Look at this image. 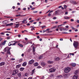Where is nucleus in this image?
Returning a JSON list of instances; mask_svg holds the SVG:
<instances>
[{
    "label": "nucleus",
    "instance_id": "nucleus-30",
    "mask_svg": "<svg viewBox=\"0 0 79 79\" xmlns=\"http://www.w3.org/2000/svg\"><path fill=\"white\" fill-rule=\"evenodd\" d=\"M24 76H25L27 77L29 76V74H28L27 73H26L24 74Z\"/></svg>",
    "mask_w": 79,
    "mask_h": 79
},
{
    "label": "nucleus",
    "instance_id": "nucleus-46",
    "mask_svg": "<svg viewBox=\"0 0 79 79\" xmlns=\"http://www.w3.org/2000/svg\"><path fill=\"white\" fill-rule=\"evenodd\" d=\"M41 68V67L40 66H38L37 67V68L38 69H39V68Z\"/></svg>",
    "mask_w": 79,
    "mask_h": 79
},
{
    "label": "nucleus",
    "instance_id": "nucleus-62",
    "mask_svg": "<svg viewBox=\"0 0 79 79\" xmlns=\"http://www.w3.org/2000/svg\"><path fill=\"white\" fill-rule=\"evenodd\" d=\"M17 5H20V3H19V2H18L17 3Z\"/></svg>",
    "mask_w": 79,
    "mask_h": 79
},
{
    "label": "nucleus",
    "instance_id": "nucleus-39",
    "mask_svg": "<svg viewBox=\"0 0 79 79\" xmlns=\"http://www.w3.org/2000/svg\"><path fill=\"white\" fill-rule=\"evenodd\" d=\"M57 77L59 78H61V77H62V76H61V75H59V76H57Z\"/></svg>",
    "mask_w": 79,
    "mask_h": 79
},
{
    "label": "nucleus",
    "instance_id": "nucleus-36",
    "mask_svg": "<svg viewBox=\"0 0 79 79\" xmlns=\"http://www.w3.org/2000/svg\"><path fill=\"white\" fill-rule=\"evenodd\" d=\"M18 76H21V73H20L18 74Z\"/></svg>",
    "mask_w": 79,
    "mask_h": 79
},
{
    "label": "nucleus",
    "instance_id": "nucleus-35",
    "mask_svg": "<svg viewBox=\"0 0 79 79\" xmlns=\"http://www.w3.org/2000/svg\"><path fill=\"white\" fill-rule=\"evenodd\" d=\"M59 30L60 31H63V27H60L59 28Z\"/></svg>",
    "mask_w": 79,
    "mask_h": 79
},
{
    "label": "nucleus",
    "instance_id": "nucleus-23",
    "mask_svg": "<svg viewBox=\"0 0 79 79\" xmlns=\"http://www.w3.org/2000/svg\"><path fill=\"white\" fill-rule=\"evenodd\" d=\"M60 58H59V57H58L56 58H55V61H59V60H60Z\"/></svg>",
    "mask_w": 79,
    "mask_h": 79
},
{
    "label": "nucleus",
    "instance_id": "nucleus-17",
    "mask_svg": "<svg viewBox=\"0 0 79 79\" xmlns=\"http://www.w3.org/2000/svg\"><path fill=\"white\" fill-rule=\"evenodd\" d=\"M26 16V15H21L19 14V15H17L15 16L16 17H18V16Z\"/></svg>",
    "mask_w": 79,
    "mask_h": 79
},
{
    "label": "nucleus",
    "instance_id": "nucleus-29",
    "mask_svg": "<svg viewBox=\"0 0 79 79\" xmlns=\"http://www.w3.org/2000/svg\"><path fill=\"white\" fill-rule=\"evenodd\" d=\"M6 53L7 55H11V53H10V51H7Z\"/></svg>",
    "mask_w": 79,
    "mask_h": 79
},
{
    "label": "nucleus",
    "instance_id": "nucleus-6",
    "mask_svg": "<svg viewBox=\"0 0 79 79\" xmlns=\"http://www.w3.org/2000/svg\"><path fill=\"white\" fill-rule=\"evenodd\" d=\"M11 48H9L8 47H7L6 48H5L4 50V52H6V51H10V49H11Z\"/></svg>",
    "mask_w": 79,
    "mask_h": 79
},
{
    "label": "nucleus",
    "instance_id": "nucleus-60",
    "mask_svg": "<svg viewBox=\"0 0 79 79\" xmlns=\"http://www.w3.org/2000/svg\"><path fill=\"white\" fill-rule=\"evenodd\" d=\"M10 39V37H8L7 38V39L8 40Z\"/></svg>",
    "mask_w": 79,
    "mask_h": 79
},
{
    "label": "nucleus",
    "instance_id": "nucleus-27",
    "mask_svg": "<svg viewBox=\"0 0 79 79\" xmlns=\"http://www.w3.org/2000/svg\"><path fill=\"white\" fill-rule=\"evenodd\" d=\"M55 15H59V13H58V11L57 10L55 12Z\"/></svg>",
    "mask_w": 79,
    "mask_h": 79
},
{
    "label": "nucleus",
    "instance_id": "nucleus-32",
    "mask_svg": "<svg viewBox=\"0 0 79 79\" xmlns=\"http://www.w3.org/2000/svg\"><path fill=\"white\" fill-rule=\"evenodd\" d=\"M56 28H57V27L56 26H54L52 28V29H56Z\"/></svg>",
    "mask_w": 79,
    "mask_h": 79
},
{
    "label": "nucleus",
    "instance_id": "nucleus-15",
    "mask_svg": "<svg viewBox=\"0 0 79 79\" xmlns=\"http://www.w3.org/2000/svg\"><path fill=\"white\" fill-rule=\"evenodd\" d=\"M41 64L42 66H45V65L46 64V63H45V62H42L41 63Z\"/></svg>",
    "mask_w": 79,
    "mask_h": 79
},
{
    "label": "nucleus",
    "instance_id": "nucleus-3",
    "mask_svg": "<svg viewBox=\"0 0 79 79\" xmlns=\"http://www.w3.org/2000/svg\"><path fill=\"white\" fill-rule=\"evenodd\" d=\"M73 45L75 48H77L78 46V42L74 41L73 43Z\"/></svg>",
    "mask_w": 79,
    "mask_h": 79
},
{
    "label": "nucleus",
    "instance_id": "nucleus-10",
    "mask_svg": "<svg viewBox=\"0 0 79 79\" xmlns=\"http://www.w3.org/2000/svg\"><path fill=\"white\" fill-rule=\"evenodd\" d=\"M5 63L4 62H2L0 63V66H4L5 65Z\"/></svg>",
    "mask_w": 79,
    "mask_h": 79
},
{
    "label": "nucleus",
    "instance_id": "nucleus-25",
    "mask_svg": "<svg viewBox=\"0 0 79 79\" xmlns=\"http://www.w3.org/2000/svg\"><path fill=\"white\" fill-rule=\"evenodd\" d=\"M48 64H52V63H53V62L50 60H48Z\"/></svg>",
    "mask_w": 79,
    "mask_h": 79
},
{
    "label": "nucleus",
    "instance_id": "nucleus-54",
    "mask_svg": "<svg viewBox=\"0 0 79 79\" xmlns=\"http://www.w3.org/2000/svg\"><path fill=\"white\" fill-rule=\"evenodd\" d=\"M60 40L61 41H63V39H60Z\"/></svg>",
    "mask_w": 79,
    "mask_h": 79
},
{
    "label": "nucleus",
    "instance_id": "nucleus-55",
    "mask_svg": "<svg viewBox=\"0 0 79 79\" xmlns=\"http://www.w3.org/2000/svg\"><path fill=\"white\" fill-rule=\"evenodd\" d=\"M66 28H69V26H65Z\"/></svg>",
    "mask_w": 79,
    "mask_h": 79
},
{
    "label": "nucleus",
    "instance_id": "nucleus-5",
    "mask_svg": "<svg viewBox=\"0 0 79 79\" xmlns=\"http://www.w3.org/2000/svg\"><path fill=\"white\" fill-rule=\"evenodd\" d=\"M19 71L18 70H15L13 71V73H12L13 76H15L16 74H17L18 73Z\"/></svg>",
    "mask_w": 79,
    "mask_h": 79
},
{
    "label": "nucleus",
    "instance_id": "nucleus-40",
    "mask_svg": "<svg viewBox=\"0 0 79 79\" xmlns=\"http://www.w3.org/2000/svg\"><path fill=\"white\" fill-rule=\"evenodd\" d=\"M34 20H31L29 22V23H33V22H34Z\"/></svg>",
    "mask_w": 79,
    "mask_h": 79
},
{
    "label": "nucleus",
    "instance_id": "nucleus-24",
    "mask_svg": "<svg viewBox=\"0 0 79 79\" xmlns=\"http://www.w3.org/2000/svg\"><path fill=\"white\" fill-rule=\"evenodd\" d=\"M20 67H21V65L20 64L16 66V68L17 69H18V68H19Z\"/></svg>",
    "mask_w": 79,
    "mask_h": 79
},
{
    "label": "nucleus",
    "instance_id": "nucleus-47",
    "mask_svg": "<svg viewBox=\"0 0 79 79\" xmlns=\"http://www.w3.org/2000/svg\"><path fill=\"white\" fill-rule=\"evenodd\" d=\"M49 30H50L49 29H47L46 30V32L47 31H49Z\"/></svg>",
    "mask_w": 79,
    "mask_h": 79
},
{
    "label": "nucleus",
    "instance_id": "nucleus-19",
    "mask_svg": "<svg viewBox=\"0 0 79 79\" xmlns=\"http://www.w3.org/2000/svg\"><path fill=\"white\" fill-rule=\"evenodd\" d=\"M22 21L23 23L24 24H26V23H27L26 19H24L23 21Z\"/></svg>",
    "mask_w": 79,
    "mask_h": 79
},
{
    "label": "nucleus",
    "instance_id": "nucleus-2",
    "mask_svg": "<svg viewBox=\"0 0 79 79\" xmlns=\"http://www.w3.org/2000/svg\"><path fill=\"white\" fill-rule=\"evenodd\" d=\"M71 68L69 67H67L66 68L64 69V72L66 73H69V72Z\"/></svg>",
    "mask_w": 79,
    "mask_h": 79
},
{
    "label": "nucleus",
    "instance_id": "nucleus-50",
    "mask_svg": "<svg viewBox=\"0 0 79 79\" xmlns=\"http://www.w3.org/2000/svg\"><path fill=\"white\" fill-rule=\"evenodd\" d=\"M64 8H67V6L65 5L64 6Z\"/></svg>",
    "mask_w": 79,
    "mask_h": 79
},
{
    "label": "nucleus",
    "instance_id": "nucleus-18",
    "mask_svg": "<svg viewBox=\"0 0 79 79\" xmlns=\"http://www.w3.org/2000/svg\"><path fill=\"white\" fill-rule=\"evenodd\" d=\"M3 23V24H7L8 23V21L7 20H5L4 21H3L2 22Z\"/></svg>",
    "mask_w": 79,
    "mask_h": 79
},
{
    "label": "nucleus",
    "instance_id": "nucleus-1",
    "mask_svg": "<svg viewBox=\"0 0 79 79\" xmlns=\"http://www.w3.org/2000/svg\"><path fill=\"white\" fill-rule=\"evenodd\" d=\"M16 43H18V42L16 41H11L9 43L8 45L9 46H11V45H15Z\"/></svg>",
    "mask_w": 79,
    "mask_h": 79
},
{
    "label": "nucleus",
    "instance_id": "nucleus-28",
    "mask_svg": "<svg viewBox=\"0 0 79 79\" xmlns=\"http://www.w3.org/2000/svg\"><path fill=\"white\" fill-rule=\"evenodd\" d=\"M24 69V68H23L21 67L20 68V70L21 71H23Z\"/></svg>",
    "mask_w": 79,
    "mask_h": 79
},
{
    "label": "nucleus",
    "instance_id": "nucleus-44",
    "mask_svg": "<svg viewBox=\"0 0 79 79\" xmlns=\"http://www.w3.org/2000/svg\"><path fill=\"white\" fill-rule=\"evenodd\" d=\"M1 35H4L5 33L4 32H2L1 33Z\"/></svg>",
    "mask_w": 79,
    "mask_h": 79
},
{
    "label": "nucleus",
    "instance_id": "nucleus-51",
    "mask_svg": "<svg viewBox=\"0 0 79 79\" xmlns=\"http://www.w3.org/2000/svg\"><path fill=\"white\" fill-rule=\"evenodd\" d=\"M33 52H35V48L33 47Z\"/></svg>",
    "mask_w": 79,
    "mask_h": 79
},
{
    "label": "nucleus",
    "instance_id": "nucleus-13",
    "mask_svg": "<svg viewBox=\"0 0 79 79\" xmlns=\"http://www.w3.org/2000/svg\"><path fill=\"white\" fill-rule=\"evenodd\" d=\"M15 28H17V27H19V24H15Z\"/></svg>",
    "mask_w": 79,
    "mask_h": 79
},
{
    "label": "nucleus",
    "instance_id": "nucleus-38",
    "mask_svg": "<svg viewBox=\"0 0 79 79\" xmlns=\"http://www.w3.org/2000/svg\"><path fill=\"white\" fill-rule=\"evenodd\" d=\"M41 27H42V29H44V28H45V27H45V26H41Z\"/></svg>",
    "mask_w": 79,
    "mask_h": 79
},
{
    "label": "nucleus",
    "instance_id": "nucleus-48",
    "mask_svg": "<svg viewBox=\"0 0 79 79\" xmlns=\"http://www.w3.org/2000/svg\"><path fill=\"white\" fill-rule=\"evenodd\" d=\"M11 60H12V61H14V60H15V59H14V58H12L11 59Z\"/></svg>",
    "mask_w": 79,
    "mask_h": 79
},
{
    "label": "nucleus",
    "instance_id": "nucleus-20",
    "mask_svg": "<svg viewBox=\"0 0 79 79\" xmlns=\"http://www.w3.org/2000/svg\"><path fill=\"white\" fill-rule=\"evenodd\" d=\"M13 25V23H9L8 24H7L6 25V26H12Z\"/></svg>",
    "mask_w": 79,
    "mask_h": 79
},
{
    "label": "nucleus",
    "instance_id": "nucleus-58",
    "mask_svg": "<svg viewBox=\"0 0 79 79\" xmlns=\"http://www.w3.org/2000/svg\"><path fill=\"white\" fill-rule=\"evenodd\" d=\"M53 19H56V18L55 17H54L53 18Z\"/></svg>",
    "mask_w": 79,
    "mask_h": 79
},
{
    "label": "nucleus",
    "instance_id": "nucleus-21",
    "mask_svg": "<svg viewBox=\"0 0 79 79\" xmlns=\"http://www.w3.org/2000/svg\"><path fill=\"white\" fill-rule=\"evenodd\" d=\"M71 65L72 66H73V67H75V66H76V63H72L71 64Z\"/></svg>",
    "mask_w": 79,
    "mask_h": 79
},
{
    "label": "nucleus",
    "instance_id": "nucleus-42",
    "mask_svg": "<svg viewBox=\"0 0 79 79\" xmlns=\"http://www.w3.org/2000/svg\"><path fill=\"white\" fill-rule=\"evenodd\" d=\"M37 11H33V13H37Z\"/></svg>",
    "mask_w": 79,
    "mask_h": 79
},
{
    "label": "nucleus",
    "instance_id": "nucleus-11",
    "mask_svg": "<svg viewBox=\"0 0 79 79\" xmlns=\"http://www.w3.org/2000/svg\"><path fill=\"white\" fill-rule=\"evenodd\" d=\"M23 43L24 44V45H27V44H29V42L27 41H23Z\"/></svg>",
    "mask_w": 79,
    "mask_h": 79
},
{
    "label": "nucleus",
    "instance_id": "nucleus-57",
    "mask_svg": "<svg viewBox=\"0 0 79 79\" xmlns=\"http://www.w3.org/2000/svg\"><path fill=\"white\" fill-rule=\"evenodd\" d=\"M63 30H66V29L65 28H63Z\"/></svg>",
    "mask_w": 79,
    "mask_h": 79
},
{
    "label": "nucleus",
    "instance_id": "nucleus-14",
    "mask_svg": "<svg viewBox=\"0 0 79 79\" xmlns=\"http://www.w3.org/2000/svg\"><path fill=\"white\" fill-rule=\"evenodd\" d=\"M27 65V62H24L22 64L23 66H26V65Z\"/></svg>",
    "mask_w": 79,
    "mask_h": 79
},
{
    "label": "nucleus",
    "instance_id": "nucleus-56",
    "mask_svg": "<svg viewBox=\"0 0 79 79\" xmlns=\"http://www.w3.org/2000/svg\"><path fill=\"white\" fill-rule=\"evenodd\" d=\"M27 26H30V23H28L27 24Z\"/></svg>",
    "mask_w": 79,
    "mask_h": 79
},
{
    "label": "nucleus",
    "instance_id": "nucleus-16",
    "mask_svg": "<svg viewBox=\"0 0 79 79\" xmlns=\"http://www.w3.org/2000/svg\"><path fill=\"white\" fill-rule=\"evenodd\" d=\"M78 72H79V71L78 70H77L76 71H75L74 73V74L75 75H77V74H78Z\"/></svg>",
    "mask_w": 79,
    "mask_h": 79
},
{
    "label": "nucleus",
    "instance_id": "nucleus-63",
    "mask_svg": "<svg viewBox=\"0 0 79 79\" xmlns=\"http://www.w3.org/2000/svg\"><path fill=\"white\" fill-rule=\"evenodd\" d=\"M12 8H13V9H15V6H13L12 7Z\"/></svg>",
    "mask_w": 79,
    "mask_h": 79
},
{
    "label": "nucleus",
    "instance_id": "nucleus-34",
    "mask_svg": "<svg viewBox=\"0 0 79 79\" xmlns=\"http://www.w3.org/2000/svg\"><path fill=\"white\" fill-rule=\"evenodd\" d=\"M22 61H23V59H20L19 60V63H21V62H22Z\"/></svg>",
    "mask_w": 79,
    "mask_h": 79
},
{
    "label": "nucleus",
    "instance_id": "nucleus-49",
    "mask_svg": "<svg viewBox=\"0 0 79 79\" xmlns=\"http://www.w3.org/2000/svg\"><path fill=\"white\" fill-rule=\"evenodd\" d=\"M68 33L66 32H62V34H68Z\"/></svg>",
    "mask_w": 79,
    "mask_h": 79
},
{
    "label": "nucleus",
    "instance_id": "nucleus-64",
    "mask_svg": "<svg viewBox=\"0 0 79 79\" xmlns=\"http://www.w3.org/2000/svg\"><path fill=\"white\" fill-rule=\"evenodd\" d=\"M77 23H79V20H78L77 21Z\"/></svg>",
    "mask_w": 79,
    "mask_h": 79
},
{
    "label": "nucleus",
    "instance_id": "nucleus-43",
    "mask_svg": "<svg viewBox=\"0 0 79 79\" xmlns=\"http://www.w3.org/2000/svg\"><path fill=\"white\" fill-rule=\"evenodd\" d=\"M25 31H26V32H27V31L26 30H24V31H22V33H24V32H25Z\"/></svg>",
    "mask_w": 79,
    "mask_h": 79
},
{
    "label": "nucleus",
    "instance_id": "nucleus-22",
    "mask_svg": "<svg viewBox=\"0 0 79 79\" xmlns=\"http://www.w3.org/2000/svg\"><path fill=\"white\" fill-rule=\"evenodd\" d=\"M34 66H37L38 65H39V64L37 63V62H36L34 64Z\"/></svg>",
    "mask_w": 79,
    "mask_h": 79
},
{
    "label": "nucleus",
    "instance_id": "nucleus-9",
    "mask_svg": "<svg viewBox=\"0 0 79 79\" xmlns=\"http://www.w3.org/2000/svg\"><path fill=\"white\" fill-rule=\"evenodd\" d=\"M34 63V60H31L29 61V64H32Z\"/></svg>",
    "mask_w": 79,
    "mask_h": 79
},
{
    "label": "nucleus",
    "instance_id": "nucleus-12",
    "mask_svg": "<svg viewBox=\"0 0 79 79\" xmlns=\"http://www.w3.org/2000/svg\"><path fill=\"white\" fill-rule=\"evenodd\" d=\"M64 18L65 19H70V17L67 16H65L64 17Z\"/></svg>",
    "mask_w": 79,
    "mask_h": 79
},
{
    "label": "nucleus",
    "instance_id": "nucleus-52",
    "mask_svg": "<svg viewBox=\"0 0 79 79\" xmlns=\"http://www.w3.org/2000/svg\"><path fill=\"white\" fill-rule=\"evenodd\" d=\"M28 79H32V77H30Z\"/></svg>",
    "mask_w": 79,
    "mask_h": 79
},
{
    "label": "nucleus",
    "instance_id": "nucleus-26",
    "mask_svg": "<svg viewBox=\"0 0 79 79\" xmlns=\"http://www.w3.org/2000/svg\"><path fill=\"white\" fill-rule=\"evenodd\" d=\"M63 77H64V78H66L67 77H68V75L64 74V75Z\"/></svg>",
    "mask_w": 79,
    "mask_h": 79
},
{
    "label": "nucleus",
    "instance_id": "nucleus-37",
    "mask_svg": "<svg viewBox=\"0 0 79 79\" xmlns=\"http://www.w3.org/2000/svg\"><path fill=\"white\" fill-rule=\"evenodd\" d=\"M63 25H64L63 24H62L61 25H58V28L60 27H61V26H63Z\"/></svg>",
    "mask_w": 79,
    "mask_h": 79
},
{
    "label": "nucleus",
    "instance_id": "nucleus-45",
    "mask_svg": "<svg viewBox=\"0 0 79 79\" xmlns=\"http://www.w3.org/2000/svg\"><path fill=\"white\" fill-rule=\"evenodd\" d=\"M39 59H42V56H40L39 57Z\"/></svg>",
    "mask_w": 79,
    "mask_h": 79
},
{
    "label": "nucleus",
    "instance_id": "nucleus-4",
    "mask_svg": "<svg viewBox=\"0 0 79 79\" xmlns=\"http://www.w3.org/2000/svg\"><path fill=\"white\" fill-rule=\"evenodd\" d=\"M56 71V68H52L49 69V71L50 73H53Z\"/></svg>",
    "mask_w": 79,
    "mask_h": 79
},
{
    "label": "nucleus",
    "instance_id": "nucleus-53",
    "mask_svg": "<svg viewBox=\"0 0 79 79\" xmlns=\"http://www.w3.org/2000/svg\"><path fill=\"white\" fill-rule=\"evenodd\" d=\"M70 21L72 22H73L74 21V19H70Z\"/></svg>",
    "mask_w": 79,
    "mask_h": 79
},
{
    "label": "nucleus",
    "instance_id": "nucleus-59",
    "mask_svg": "<svg viewBox=\"0 0 79 79\" xmlns=\"http://www.w3.org/2000/svg\"><path fill=\"white\" fill-rule=\"evenodd\" d=\"M52 65H49L48 66V67H49V68H52Z\"/></svg>",
    "mask_w": 79,
    "mask_h": 79
},
{
    "label": "nucleus",
    "instance_id": "nucleus-61",
    "mask_svg": "<svg viewBox=\"0 0 79 79\" xmlns=\"http://www.w3.org/2000/svg\"><path fill=\"white\" fill-rule=\"evenodd\" d=\"M68 12H66L65 13V15H68Z\"/></svg>",
    "mask_w": 79,
    "mask_h": 79
},
{
    "label": "nucleus",
    "instance_id": "nucleus-33",
    "mask_svg": "<svg viewBox=\"0 0 79 79\" xmlns=\"http://www.w3.org/2000/svg\"><path fill=\"white\" fill-rule=\"evenodd\" d=\"M35 72V69H34L32 71V73H31L32 74H34V73Z\"/></svg>",
    "mask_w": 79,
    "mask_h": 79
},
{
    "label": "nucleus",
    "instance_id": "nucleus-8",
    "mask_svg": "<svg viewBox=\"0 0 79 79\" xmlns=\"http://www.w3.org/2000/svg\"><path fill=\"white\" fill-rule=\"evenodd\" d=\"M78 78V76L77 75H74L73 77V79H77Z\"/></svg>",
    "mask_w": 79,
    "mask_h": 79
},
{
    "label": "nucleus",
    "instance_id": "nucleus-7",
    "mask_svg": "<svg viewBox=\"0 0 79 79\" xmlns=\"http://www.w3.org/2000/svg\"><path fill=\"white\" fill-rule=\"evenodd\" d=\"M6 40H5L3 42L0 44V45L1 46H2V45H5V44H6Z\"/></svg>",
    "mask_w": 79,
    "mask_h": 79
},
{
    "label": "nucleus",
    "instance_id": "nucleus-41",
    "mask_svg": "<svg viewBox=\"0 0 79 79\" xmlns=\"http://www.w3.org/2000/svg\"><path fill=\"white\" fill-rule=\"evenodd\" d=\"M53 76H54L53 74H51L50 75V77H53Z\"/></svg>",
    "mask_w": 79,
    "mask_h": 79
},
{
    "label": "nucleus",
    "instance_id": "nucleus-31",
    "mask_svg": "<svg viewBox=\"0 0 79 79\" xmlns=\"http://www.w3.org/2000/svg\"><path fill=\"white\" fill-rule=\"evenodd\" d=\"M18 45L20 47H23V45L21 44H18Z\"/></svg>",
    "mask_w": 79,
    "mask_h": 79
}]
</instances>
